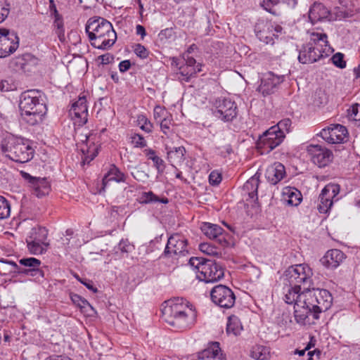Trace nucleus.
Returning a JSON list of instances; mask_svg holds the SVG:
<instances>
[{
	"label": "nucleus",
	"instance_id": "5701e85b",
	"mask_svg": "<svg viewBox=\"0 0 360 360\" xmlns=\"http://www.w3.org/2000/svg\"><path fill=\"white\" fill-rule=\"evenodd\" d=\"M265 175L271 184L276 185L285 176V167L280 162H275L267 168Z\"/></svg>",
	"mask_w": 360,
	"mask_h": 360
},
{
	"label": "nucleus",
	"instance_id": "69168bd1",
	"mask_svg": "<svg viewBox=\"0 0 360 360\" xmlns=\"http://www.w3.org/2000/svg\"><path fill=\"white\" fill-rule=\"evenodd\" d=\"M11 89V85L6 80H2L0 82V91L2 92H6L10 91Z\"/></svg>",
	"mask_w": 360,
	"mask_h": 360
},
{
	"label": "nucleus",
	"instance_id": "338daca9",
	"mask_svg": "<svg viewBox=\"0 0 360 360\" xmlns=\"http://www.w3.org/2000/svg\"><path fill=\"white\" fill-rule=\"evenodd\" d=\"M136 34L141 35V39H143L144 37L146 35V32L145 27L141 25H136Z\"/></svg>",
	"mask_w": 360,
	"mask_h": 360
},
{
	"label": "nucleus",
	"instance_id": "20e7f679",
	"mask_svg": "<svg viewBox=\"0 0 360 360\" xmlns=\"http://www.w3.org/2000/svg\"><path fill=\"white\" fill-rule=\"evenodd\" d=\"M85 31L91 46L98 49H109L117 40V34L112 25L103 18H89L86 24Z\"/></svg>",
	"mask_w": 360,
	"mask_h": 360
},
{
	"label": "nucleus",
	"instance_id": "f704fd0d",
	"mask_svg": "<svg viewBox=\"0 0 360 360\" xmlns=\"http://www.w3.org/2000/svg\"><path fill=\"white\" fill-rule=\"evenodd\" d=\"M70 296L73 304L80 308L81 310L86 311V307L92 309L89 302L80 295L75 293H70Z\"/></svg>",
	"mask_w": 360,
	"mask_h": 360
},
{
	"label": "nucleus",
	"instance_id": "ddd939ff",
	"mask_svg": "<svg viewBox=\"0 0 360 360\" xmlns=\"http://www.w3.org/2000/svg\"><path fill=\"white\" fill-rule=\"evenodd\" d=\"M200 267L201 273L197 274V278L200 281L214 283L224 276V269L214 260L208 259Z\"/></svg>",
	"mask_w": 360,
	"mask_h": 360
},
{
	"label": "nucleus",
	"instance_id": "de8ad7c7",
	"mask_svg": "<svg viewBox=\"0 0 360 360\" xmlns=\"http://www.w3.org/2000/svg\"><path fill=\"white\" fill-rule=\"evenodd\" d=\"M174 31L172 28H167L160 31L158 34V39L165 44L167 41L172 37Z\"/></svg>",
	"mask_w": 360,
	"mask_h": 360
},
{
	"label": "nucleus",
	"instance_id": "9d476101",
	"mask_svg": "<svg viewBox=\"0 0 360 360\" xmlns=\"http://www.w3.org/2000/svg\"><path fill=\"white\" fill-rule=\"evenodd\" d=\"M214 106V115L224 122H231L237 116V105L230 98H218Z\"/></svg>",
	"mask_w": 360,
	"mask_h": 360
},
{
	"label": "nucleus",
	"instance_id": "79ce46f5",
	"mask_svg": "<svg viewBox=\"0 0 360 360\" xmlns=\"http://www.w3.org/2000/svg\"><path fill=\"white\" fill-rule=\"evenodd\" d=\"M158 200H160V198L152 191L143 192L140 198V202L143 204L158 202Z\"/></svg>",
	"mask_w": 360,
	"mask_h": 360
},
{
	"label": "nucleus",
	"instance_id": "bb28decb",
	"mask_svg": "<svg viewBox=\"0 0 360 360\" xmlns=\"http://www.w3.org/2000/svg\"><path fill=\"white\" fill-rule=\"evenodd\" d=\"M165 149L167 150V160L173 167L181 165L185 160L186 149L184 146L174 148L166 146Z\"/></svg>",
	"mask_w": 360,
	"mask_h": 360
},
{
	"label": "nucleus",
	"instance_id": "864d4df0",
	"mask_svg": "<svg viewBox=\"0 0 360 360\" xmlns=\"http://www.w3.org/2000/svg\"><path fill=\"white\" fill-rule=\"evenodd\" d=\"M150 160H151L156 169L158 172H162L165 169V162L164 160L160 157L157 156H150Z\"/></svg>",
	"mask_w": 360,
	"mask_h": 360
},
{
	"label": "nucleus",
	"instance_id": "13d9d810",
	"mask_svg": "<svg viewBox=\"0 0 360 360\" xmlns=\"http://www.w3.org/2000/svg\"><path fill=\"white\" fill-rule=\"evenodd\" d=\"M170 124H171V120H170L164 118L163 120H161V122H160V128H161L162 131L165 134H167V132H168V131L169 129V127H170Z\"/></svg>",
	"mask_w": 360,
	"mask_h": 360
},
{
	"label": "nucleus",
	"instance_id": "2f4dec72",
	"mask_svg": "<svg viewBox=\"0 0 360 360\" xmlns=\"http://www.w3.org/2000/svg\"><path fill=\"white\" fill-rule=\"evenodd\" d=\"M243 330V326L240 319L235 315H231L228 319L226 326V332L228 334L232 333L234 335H238Z\"/></svg>",
	"mask_w": 360,
	"mask_h": 360
},
{
	"label": "nucleus",
	"instance_id": "a211bd4d",
	"mask_svg": "<svg viewBox=\"0 0 360 360\" xmlns=\"http://www.w3.org/2000/svg\"><path fill=\"white\" fill-rule=\"evenodd\" d=\"M284 80V76L276 75L272 72H269L264 75L261 79V84L258 86L257 90L262 93L263 96H267L275 92Z\"/></svg>",
	"mask_w": 360,
	"mask_h": 360
},
{
	"label": "nucleus",
	"instance_id": "a19ab883",
	"mask_svg": "<svg viewBox=\"0 0 360 360\" xmlns=\"http://www.w3.org/2000/svg\"><path fill=\"white\" fill-rule=\"evenodd\" d=\"M291 125V120L288 118L283 119L278 122L277 124L272 126L273 128H276L275 130L277 133H281L285 135V131L288 132L289 128Z\"/></svg>",
	"mask_w": 360,
	"mask_h": 360
},
{
	"label": "nucleus",
	"instance_id": "c85d7f7f",
	"mask_svg": "<svg viewBox=\"0 0 360 360\" xmlns=\"http://www.w3.org/2000/svg\"><path fill=\"white\" fill-rule=\"evenodd\" d=\"M110 181L116 182H124L126 181L125 174L120 170L115 165H112L109 171L104 175L102 184V189L105 190L108 183Z\"/></svg>",
	"mask_w": 360,
	"mask_h": 360
},
{
	"label": "nucleus",
	"instance_id": "2eb2a0df",
	"mask_svg": "<svg viewBox=\"0 0 360 360\" xmlns=\"http://www.w3.org/2000/svg\"><path fill=\"white\" fill-rule=\"evenodd\" d=\"M276 128L271 127L259 136L257 146L266 152H270L278 146L283 141L285 135L277 133Z\"/></svg>",
	"mask_w": 360,
	"mask_h": 360
},
{
	"label": "nucleus",
	"instance_id": "0e129e2a",
	"mask_svg": "<svg viewBox=\"0 0 360 360\" xmlns=\"http://www.w3.org/2000/svg\"><path fill=\"white\" fill-rule=\"evenodd\" d=\"M13 272L16 274L26 275L27 274V269L17 264V266L13 267Z\"/></svg>",
	"mask_w": 360,
	"mask_h": 360
},
{
	"label": "nucleus",
	"instance_id": "a878e982",
	"mask_svg": "<svg viewBox=\"0 0 360 360\" xmlns=\"http://www.w3.org/2000/svg\"><path fill=\"white\" fill-rule=\"evenodd\" d=\"M297 4V0H262L261 6L269 13L278 16L280 13L275 7L287 5L290 8H294Z\"/></svg>",
	"mask_w": 360,
	"mask_h": 360
},
{
	"label": "nucleus",
	"instance_id": "393cba45",
	"mask_svg": "<svg viewBox=\"0 0 360 360\" xmlns=\"http://www.w3.org/2000/svg\"><path fill=\"white\" fill-rule=\"evenodd\" d=\"M259 184V175L255 174L250 177L243 185V191L248 194V198L246 200H251L256 202L258 200L257 191Z\"/></svg>",
	"mask_w": 360,
	"mask_h": 360
},
{
	"label": "nucleus",
	"instance_id": "49530a36",
	"mask_svg": "<svg viewBox=\"0 0 360 360\" xmlns=\"http://www.w3.org/2000/svg\"><path fill=\"white\" fill-rule=\"evenodd\" d=\"M333 63L339 68H344L346 67V62L344 60V54L337 53L331 58Z\"/></svg>",
	"mask_w": 360,
	"mask_h": 360
},
{
	"label": "nucleus",
	"instance_id": "473e14b6",
	"mask_svg": "<svg viewBox=\"0 0 360 360\" xmlns=\"http://www.w3.org/2000/svg\"><path fill=\"white\" fill-rule=\"evenodd\" d=\"M53 30L56 34L58 36L59 40L63 42L65 41V29L63 17L54 19Z\"/></svg>",
	"mask_w": 360,
	"mask_h": 360
},
{
	"label": "nucleus",
	"instance_id": "7ed1b4c3",
	"mask_svg": "<svg viewBox=\"0 0 360 360\" xmlns=\"http://www.w3.org/2000/svg\"><path fill=\"white\" fill-rule=\"evenodd\" d=\"M313 285L311 277H309V283L303 288L302 300L300 301L307 312L309 325L319 319L320 314L326 311L333 302L332 295L328 290L313 288Z\"/></svg>",
	"mask_w": 360,
	"mask_h": 360
},
{
	"label": "nucleus",
	"instance_id": "0eeeda50",
	"mask_svg": "<svg viewBox=\"0 0 360 360\" xmlns=\"http://www.w3.org/2000/svg\"><path fill=\"white\" fill-rule=\"evenodd\" d=\"M327 35L325 33L312 32L309 43L303 45L300 50L298 60L302 64L313 63L323 57V46H328Z\"/></svg>",
	"mask_w": 360,
	"mask_h": 360
},
{
	"label": "nucleus",
	"instance_id": "5fc2aeb1",
	"mask_svg": "<svg viewBox=\"0 0 360 360\" xmlns=\"http://www.w3.org/2000/svg\"><path fill=\"white\" fill-rule=\"evenodd\" d=\"M317 135L321 136V138L328 143H332L333 138H331L330 126L323 129Z\"/></svg>",
	"mask_w": 360,
	"mask_h": 360
},
{
	"label": "nucleus",
	"instance_id": "9b49d317",
	"mask_svg": "<svg viewBox=\"0 0 360 360\" xmlns=\"http://www.w3.org/2000/svg\"><path fill=\"white\" fill-rule=\"evenodd\" d=\"M211 300L217 306L230 309L233 307L236 296L231 288L224 285H217L210 291Z\"/></svg>",
	"mask_w": 360,
	"mask_h": 360
},
{
	"label": "nucleus",
	"instance_id": "4c0bfd02",
	"mask_svg": "<svg viewBox=\"0 0 360 360\" xmlns=\"http://www.w3.org/2000/svg\"><path fill=\"white\" fill-rule=\"evenodd\" d=\"M84 158H82V163L84 165H89L98 155V149L94 147L92 151L90 150V148H82Z\"/></svg>",
	"mask_w": 360,
	"mask_h": 360
},
{
	"label": "nucleus",
	"instance_id": "774afa93",
	"mask_svg": "<svg viewBox=\"0 0 360 360\" xmlns=\"http://www.w3.org/2000/svg\"><path fill=\"white\" fill-rule=\"evenodd\" d=\"M165 112V110L159 106H156L154 109V117L155 120L160 117Z\"/></svg>",
	"mask_w": 360,
	"mask_h": 360
},
{
	"label": "nucleus",
	"instance_id": "6e6d98bb",
	"mask_svg": "<svg viewBox=\"0 0 360 360\" xmlns=\"http://www.w3.org/2000/svg\"><path fill=\"white\" fill-rule=\"evenodd\" d=\"M347 111L349 119L353 120L354 117H356L357 114H360V105L357 103L352 105Z\"/></svg>",
	"mask_w": 360,
	"mask_h": 360
},
{
	"label": "nucleus",
	"instance_id": "4d7b16f0",
	"mask_svg": "<svg viewBox=\"0 0 360 360\" xmlns=\"http://www.w3.org/2000/svg\"><path fill=\"white\" fill-rule=\"evenodd\" d=\"M98 59L101 60V64L107 65L114 60V56L112 54L107 53L105 54L99 56Z\"/></svg>",
	"mask_w": 360,
	"mask_h": 360
},
{
	"label": "nucleus",
	"instance_id": "c03bdc74",
	"mask_svg": "<svg viewBox=\"0 0 360 360\" xmlns=\"http://www.w3.org/2000/svg\"><path fill=\"white\" fill-rule=\"evenodd\" d=\"M200 250L208 255H217L218 251L217 249L212 245L211 244L204 243H201L199 246Z\"/></svg>",
	"mask_w": 360,
	"mask_h": 360
},
{
	"label": "nucleus",
	"instance_id": "72a5a7b5",
	"mask_svg": "<svg viewBox=\"0 0 360 360\" xmlns=\"http://www.w3.org/2000/svg\"><path fill=\"white\" fill-rule=\"evenodd\" d=\"M268 354L266 347L262 345H256L252 347L250 356L256 360H264L267 357Z\"/></svg>",
	"mask_w": 360,
	"mask_h": 360
},
{
	"label": "nucleus",
	"instance_id": "b1692460",
	"mask_svg": "<svg viewBox=\"0 0 360 360\" xmlns=\"http://www.w3.org/2000/svg\"><path fill=\"white\" fill-rule=\"evenodd\" d=\"M330 14L328 8L321 3L315 2L309 11V18L312 24L326 19Z\"/></svg>",
	"mask_w": 360,
	"mask_h": 360
},
{
	"label": "nucleus",
	"instance_id": "09e8293b",
	"mask_svg": "<svg viewBox=\"0 0 360 360\" xmlns=\"http://www.w3.org/2000/svg\"><path fill=\"white\" fill-rule=\"evenodd\" d=\"M134 53L137 56L142 59L146 58L148 56V50L145 48L144 46L141 45V44L135 45Z\"/></svg>",
	"mask_w": 360,
	"mask_h": 360
},
{
	"label": "nucleus",
	"instance_id": "603ef678",
	"mask_svg": "<svg viewBox=\"0 0 360 360\" xmlns=\"http://www.w3.org/2000/svg\"><path fill=\"white\" fill-rule=\"evenodd\" d=\"M27 276L34 277L35 279L39 280L41 278H44V274L39 266H36V268L32 269H27Z\"/></svg>",
	"mask_w": 360,
	"mask_h": 360
},
{
	"label": "nucleus",
	"instance_id": "7c9ffc66",
	"mask_svg": "<svg viewBox=\"0 0 360 360\" xmlns=\"http://www.w3.org/2000/svg\"><path fill=\"white\" fill-rule=\"evenodd\" d=\"M330 133L333 144L342 143L348 134L347 128L338 124L330 125Z\"/></svg>",
	"mask_w": 360,
	"mask_h": 360
},
{
	"label": "nucleus",
	"instance_id": "e433bc0d",
	"mask_svg": "<svg viewBox=\"0 0 360 360\" xmlns=\"http://www.w3.org/2000/svg\"><path fill=\"white\" fill-rule=\"evenodd\" d=\"M328 98L325 91L321 89L316 90L313 95V103L314 105L320 106L327 103Z\"/></svg>",
	"mask_w": 360,
	"mask_h": 360
},
{
	"label": "nucleus",
	"instance_id": "6ab92c4d",
	"mask_svg": "<svg viewBox=\"0 0 360 360\" xmlns=\"http://www.w3.org/2000/svg\"><path fill=\"white\" fill-rule=\"evenodd\" d=\"M21 175L30 184V186L33 188L34 195L38 198H41L49 194L51 186L46 178L34 177L22 171Z\"/></svg>",
	"mask_w": 360,
	"mask_h": 360
},
{
	"label": "nucleus",
	"instance_id": "1a4fd4ad",
	"mask_svg": "<svg viewBox=\"0 0 360 360\" xmlns=\"http://www.w3.org/2000/svg\"><path fill=\"white\" fill-rule=\"evenodd\" d=\"M188 253L187 240L181 235H172L167 240L166 247L160 257L178 259Z\"/></svg>",
	"mask_w": 360,
	"mask_h": 360
},
{
	"label": "nucleus",
	"instance_id": "58836bf2",
	"mask_svg": "<svg viewBox=\"0 0 360 360\" xmlns=\"http://www.w3.org/2000/svg\"><path fill=\"white\" fill-rule=\"evenodd\" d=\"M137 123L143 131L147 133L152 131L153 124L145 115H139L137 117Z\"/></svg>",
	"mask_w": 360,
	"mask_h": 360
},
{
	"label": "nucleus",
	"instance_id": "f3484780",
	"mask_svg": "<svg viewBox=\"0 0 360 360\" xmlns=\"http://www.w3.org/2000/svg\"><path fill=\"white\" fill-rule=\"evenodd\" d=\"M201 230L207 237L215 240L221 247H227L229 245V242L226 238L228 234L220 226L204 222L201 226Z\"/></svg>",
	"mask_w": 360,
	"mask_h": 360
},
{
	"label": "nucleus",
	"instance_id": "3c124183",
	"mask_svg": "<svg viewBox=\"0 0 360 360\" xmlns=\"http://www.w3.org/2000/svg\"><path fill=\"white\" fill-rule=\"evenodd\" d=\"M221 179V174L216 171H212L209 176V182L212 186L219 185Z\"/></svg>",
	"mask_w": 360,
	"mask_h": 360
},
{
	"label": "nucleus",
	"instance_id": "412c9836",
	"mask_svg": "<svg viewBox=\"0 0 360 360\" xmlns=\"http://www.w3.org/2000/svg\"><path fill=\"white\" fill-rule=\"evenodd\" d=\"M70 113L78 122L79 125H83L87 122L88 108L85 96L79 97V99L72 103Z\"/></svg>",
	"mask_w": 360,
	"mask_h": 360
},
{
	"label": "nucleus",
	"instance_id": "e2e57ef3",
	"mask_svg": "<svg viewBox=\"0 0 360 360\" xmlns=\"http://www.w3.org/2000/svg\"><path fill=\"white\" fill-rule=\"evenodd\" d=\"M9 13V8L1 7L0 5V22H3Z\"/></svg>",
	"mask_w": 360,
	"mask_h": 360
},
{
	"label": "nucleus",
	"instance_id": "f257e3e1",
	"mask_svg": "<svg viewBox=\"0 0 360 360\" xmlns=\"http://www.w3.org/2000/svg\"><path fill=\"white\" fill-rule=\"evenodd\" d=\"M312 275V269L305 264L291 266L284 274L286 284L290 286L285 295V302L294 304L295 319L297 323L303 326L307 325L309 321L306 309L304 304H300V301L302 300L303 288L309 283V277Z\"/></svg>",
	"mask_w": 360,
	"mask_h": 360
},
{
	"label": "nucleus",
	"instance_id": "680f3d73",
	"mask_svg": "<svg viewBox=\"0 0 360 360\" xmlns=\"http://www.w3.org/2000/svg\"><path fill=\"white\" fill-rule=\"evenodd\" d=\"M184 60L185 63L182 65L188 67H196L198 64L196 60L193 57L188 56L186 58H184Z\"/></svg>",
	"mask_w": 360,
	"mask_h": 360
},
{
	"label": "nucleus",
	"instance_id": "423d86ee",
	"mask_svg": "<svg viewBox=\"0 0 360 360\" xmlns=\"http://www.w3.org/2000/svg\"><path fill=\"white\" fill-rule=\"evenodd\" d=\"M1 151L13 161L25 163L32 159L34 150L28 140L8 136L1 143Z\"/></svg>",
	"mask_w": 360,
	"mask_h": 360
},
{
	"label": "nucleus",
	"instance_id": "c756f323",
	"mask_svg": "<svg viewBox=\"0 0 360 360\" xmlns=\"http://www.w3.org/2000/svg\"><path fill=\"white\" fill-rule=\"evenodd\" d=\"M283 194L284 200L289 205L297 206L302 201V195L300 191L295 188L287 187Z\"/></svg>",
	"mask_w": 360,
	"mask_h": 360
},
{
	"label": "nucleus",
	"instance_id": "ea45409f",
	"mask_svg": "<svg viewBox=\"0 0 360 360\" xmlns=\"http://www.w3.org/2000/svg\"><path fill=\"white\" fill-rule=\"evenodd\" d=\"M19 263L27 269H32L41 265V261L34 257L22 258L19 260Z\"/></svg>",
	"mask_w": 360,
	"mask_h": 360
},
{
	"label": "nucleus",
	"instance_id": "39448f33",
	"mask_svg": "<svg viewBox=\"0 0 360 360\" xmlns=\"http://www.w3.org/2000/svg\"><path fill=\"white\" fill-rule=\"evenodd\" d=\"M19 108L23 120L32 126L41 122L47 111L41 91L36 89L27 90L21 94Z\"/></svg>",
	"mask_w": 360,
	"mask_h": 360
},
{
	"label": "nucleus",
	"instance_id": "bf43d9fd",
	"mask_svg": "<svg viewBox=\"0 0 360 360\" xmlns=\"http://www.w3.org/2000/svg\"><path fill=\"white\" fill-rule=\"evenodd\" d=\"M131 67V62L129 60H122L119 64V70L121 72H125Z\"/></svg>",
	"mask_w": 360,
	"mask_h": 360
},
{
	"label": "nucleus",
	"instance_id": "37998d69",
	"mask_svg": "<svg viewBox=\"0 0 360 360\" xmlns=\"http://www.w3.org/2000/svg\"><path fill=\"white\" fill-rule=\"evenodd\" d=\"M131 143L136 148H144L146 146L147 143L144 137L139 134H134L131 136Z\"/></svg>",
	"mask_w": 360,
	"mask_h": 360
},
{
	"label": "nucleus",
	"instance_id": "4468645a",
	"mask_svg": "<svg viewBox=\"0 0 360 360\" xmlns=\"http://www.w3.org/2000/svg\"><path fill=\"white\" fill-rule=\"evenodd\" d=\"M19 46V38L15 32L0 28V56L5 58L13 53Z\"/></svg>",
	"mask_w": 360,
	"mask_h": 360
},
{
	"label": "nucleus",
	"instance_id": "8fccbe9b",
	"mask_svg": "<svg viewBox=\"0 0 360 360\" xmlns=\"http://www.w3.org/2000/svg\"><path fill=\"white\" fill-rule=\"evenodd\" d=\"M118 250L122 252L128 253L132 251L134 247L128 240H121L117 247Z\"/></svg>",
	"mask_w": 360,
	"mask_h": 360
},
{
	"label": "nucleus",
	"instance_id": "dca6fc26",
	"mask_svg": "<svg viewBox=\"0 0 360 360\" xmlns=\"http://www.w3.org/2000/svg\"><path fill=\"white\" fill-rule=\"evenodd\" d=\"M307 151L311 157L312 162L319 167H324L332 160V152L319 145H309Z\"/></svg>",
	"mask_w": 360,
	"mask_h": 360
},
{
	"label": "nucleus",
	"instance_id": "6e6552de",
	"mask_svg": "<svg viewBox=\"0 0 360 360\" xmlns=\"http://www.w3.org/2000/svg\"><path fill=\"white\" fill-rule=\"evenodd\" d=\"M47 230L44 227L32 228L30 235L26 238L28 250L33 255H41L46 251L48 243H45L47 238Z\"/></svg>",
	"mask_w": 360,
	"mask_h": 360
},
{
	"label": "nucleus",
	"instance_id": "cd10ccee",
	"mask_svg": "<svg viewBox=\"0 0 360 360\" xmlns=\"http://www.w3.org/2000/svg\"><path fill=\"white\" fill-rule=\"evenodd\" d=\"M202 65L198 63L196 67H188L186 65H180L179 67V72L177 75H180L179 79L182 82H189L192 78L196 77L198 72L202 71Z\"/></svg>",
	"mask_w": 360,
	"mask_h": 360
},
{
	"label": "nucleus",
	"instance_id": "a18cd8bd",
	"mask_svg": "<svg viewBox=\"0 0 360 360\" xmlns=\"http://www.w3.org/2000/svg\"><path fill=\"white\" fill-rule=\"evenodd\" d=\"M208 259H205L203 257H191L189 259V264L193 266L194 269L198 270V274L201 273V267L202 264H204L205 262H207Z\"/></svg>",
	"mask_w": 360,
	"mask_h": 360
},
{
	"label": "nucleus",
	"instance_id": "052dcab7",
	"mask_svg": "<svg viewBox=\"0 0 360 360\" xmlns=\"http://www.w3.org/2000/svg\"><path fill=\"white\" fill-rule=\"evenodd\" d=\"M81 283L84 285L89 290L94 292H96L98 291L97 288L94 287L93 282L90 280L84 279L83 281H81Z\"/></svg>",
	"mask_w": 360,
	"mask_h": 360
},
{
	"label": "nucleus",
	"instance_id": "aec40b11",
	"mask_svg": "<svg viewBox=\"0 0 360 360\" xmlns=\"http://www.w3.org/2000/svg\"><path fill=\"white\" fill-rule=\"evenodd\" d=\"M273 30L274 24L264 19H259L255 25L256 36L266 44H274L275 33H273Z\"/></svg>",
	"mask_w": 360,
	"mask_h": 360
},
{
	"label": "nucleus",
	"instance_id": "4be33fe9",
	"mask_svg": "<svg viewBox=\"0 0 360 360\" xmlns=\"http://www.w3.org/2000/svg\"><path fill=\"white\" fill-rule=\"evenodd\" d=\"M345 259L343 252L338 249L328 250L325 255L320 259V263L328 269H335Z\"/></svg>",
	"mask_w": 360,
	"mask_h": 360
},
{
	"label": "nucleus",
	"instance_id": "f03ea898",
	"mask_svg": "<svg viewBox=\"0 0 360 360\" xmlns=\"http://www.w3.org/2000/svg\"><path fill=\"white\" fill-rule=\"evenodd\" d=\"M162 309L164 320L176 330H185L194 325L197 313L188 302L182 297H175L165 302Z\"/></svg>",
	"mask_w": 360,
	"mask_h": 360
},
{
	"label": "nucleus",
	"instance_id": "f8f14e48",
	"mask_svg": "<svg viewBox=\"0 0 360 360\" xmlns=\"http://www.w3.org/2000/svg\"><path fill=\"white\" fill-rule=\"evenodd\" d=\"M340 186L336 184H328L322 189L318 198L317 205V210L320 213L328 212L333 202L338 200L336 197L340 193Z\"/></svg>",
	"mask_w": 360,
	"mask_h": 360
},
{
	"label": "nucleus",
	"instance_id": "c9c22d12",
	"mask_svg": "<svg viewBox=\"0 0 360 360\" xmlns=\"http://www.w3.org/2000/svg\"><path fill=\"white\" fill-rule=\"evenodd\" d=\"M11 214V205L4 196L0 195V219L8 218Z\"/></svg>",
	"mask_w": 360,
	"mask_h": 360
}]
</instances>
